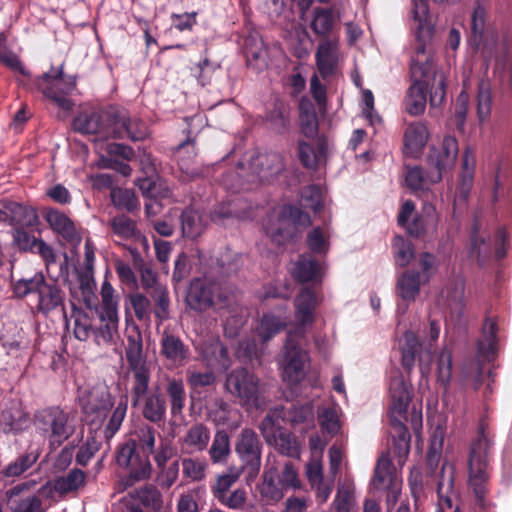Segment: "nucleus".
<instances>
[{
	"mask_svg": "<svg viewBox=\"0 0 512 512\" xmlns=\"http://www.w3.org/2000/svg\"><path fill=\"white\" fill-rule=\"evenodd\" d=\"M125 356L128 368L133 376L131 389L132 405L142 403L143 417L149 422L158 424L166 417V398L155 389L149 392L151 370L143 353V339L137 326L127 328Z\"/></svg>",
	"mask_w": 512,
	"mask_h": 512,
	"instance_id": "nucleus-1",
	"label": "nucleus"
},
{
	"mask_svg": "<svg viewBox=\"0 0 512 512\" xmlns=\"http://www.w3.org/2000/svg\"><path fill=\"white\" fill-rule=\"evenodd\" d=\"M494 435L488 431V423L481 419L478 433L471 442L468 457V486L472 490L476 512H489L491 503L486 499L490 480V461Z\"/></svg>",
	"mask_w": 512,
	"mask_h": 512,
	"instance_id": "nucleus-2",
	"label": "nucleus"
},
{
	"mask_svg": "<svg viewBox=\"0 0 512 512\" xmlns=\"http://www.w3.org/2000/svg\"><path fill=\"white\" fill-rule=\"evenodd\" d=\"M389 394L391 403L389 414L392 433V452L396 457L397 463L403 465L410 452L411 436L408 428L404 424L409 403L412 398L410 385L404 380L399 370H394L390 375Z\"/></svg>",
	"mask_w": 512,
	"mask_h": 512,
	"instance_id": "nucleus-3",
	"label": "nucleus"
},
{
	"mask_svg": "<svg viewBox=\"0 0 512 512\" xmlns=\"http://www.w3.org/2000/svg\"><path fill=\"white\" fill-rule=\"evenodd\" d=\"M431 40L418 39L411 57L410 72L413 80L405 97L406 111L410 115H419L424 112L427 103V90L432 75V59L429 51Z\"/></svg>",
	"mask_w": 512,
	"mask_h": 512,
	"instance_id": "nucleus-4",
	"label": "nucleus"
},
{
	"mask_svg": "<svg viewBox=\"0 0 512 512\" xmlns=\"http://www.w3.org/2000/svg\"><path fill=\"white\" fill-rule=\"evenodd\" d=\"M16 297H30L38 313L48 315L60 310L65 313V293L54 280L47 281L42 274L18 280L13 287Z\"/></svg>",
	"mask_w": 512,
	"mask_h": 512,
	"instance_id": "nucleus-5",
	"label": "nucleus"
},
{
	"mask_svg": "<svg viewBox=\"0 0 512 512\" xmlns=\"http://www.w3.org/2000/svg\"><path fill=\"white\" fill-rule=\"evenodd\" d=\"M33 425L35 432L48 442L51 449L59 448L76 432L75 416L59 406L37 410Z\"/></svg>",
	"mask_w": 512,
	"mask_h": 512,
	"instance_id": "nucleus-6",
	"label": "nucleus"
},
{
	"mask_svg": "<svg viewBox=\"0 0 512 512\" xmlns=\"http://www.w3.org/2000/svg\"><path fill=\"white\" fill-rule=\"evenodd\" d=\"M304 335L305 329L302 328L287 334L281 365L283 381L291 386L299 384L305 378L309 366V355L300 346Z\"/></svg>",
	"mask_w": 512,
	"mask_h": 512,
	"instance_id": "nucleus-7",
	"label": "nucleus"
},
{
	"mask_svg": "<svg viewBox=\"0 0 512 512\" xmlns=\"http://www.w3.org/2000/svg\"><path fill=\"white\" fill-rule=\"evenodd\" d=\"M34 83L46 98L62 110L70 111L73 108L74 103L68 96L76 87V78L65 76L63 65L56 70L52 68L51 71L43 73Z\"/></svg>",
	"mask_w": 512,
	"mask_h": 512,
	"instance_id": "nucleus-8",
	"label": "nucleus"
},
{
	"mask_svg": "<svg viewBox=\"0 0 512 512\" xmlns=\"http://www.w3.org/2000/svg\"><path fill=\"white\" fill-rule=\"evenodd\" d=\"M259 378L245 368L233 369L226 376L225 390L241 405L259 408L262 404Z\"/></svg>",
	"mask_w": 512,
	"mask_h": 512,
	"instance_id": "nucleus-9",
	"label": "nucleus"
},
{
	"mask_svg": "<svg viewBox=\"0 0 512 512\" xmlns=\"http://www.w3.org/2000/svg\"><path fill=\"white\" fill-rule=\"evenodd\" d=\"M498 41V33L491 22L488 21L487 10L477 4L471 14L470 31L468 35L469 47L477 51H491Z\"/></svg>",
	"mask_w": 512,
	"mask_h": 512,
	"instance_id": "nucleus-10",
	"label": "nucleus"
},
{
	"mask_svg": "<svg viewBox=\"0 0 512 512\" xmlns=\"http://www.w3.org/2000/svg\"><path fill=\"white\" fill-rule=\"evenodd\" d=\"M219 290V285L214 281L201 278L193 279L185 297L186 305L191 310L203 313L213 308L215 297L221 303H228L229 298Z\"/></svg>",
	"mask_w": 512,
	"mask_h": 512,
	"instance_id": "nucleus-11",
	"label": "nucleus"
},
{
	"mask_svg": "<svg viewBox=\"0 0 512 512\" xmlns=\"http://www.w3.org/2000/svg\"><path fill=\"white\" fill-rule=\"evenodd\" d=\"M307 225L310 217L300 208L294 205H284L279 212L273 211L263 223V228L268 237L275 243L281 244L288 224Z\"/></svg>",
	"mask_w": 512,
	"mask_h": 512,
	"instance_id": "nucleus-12",
	"label": "nucleus"
},
{
	"mask_svg": "<svg viewBox=\"0 0 512 512\" xmlns=\"http://www.w3.org/2000/svg\"><path fill=\"white\" fill-rule=\"evenodd\" d=\"M115 107H109L99 112H83L73 120V127L82 134H92L97 140L111 139L110 130L115 119Z\"/></svg>",
	"mask_w": 512,
	"mask_h": 512,
	"instance_id": "nucleus-13",
	"label": "nucleus"
},
{
	"mask_svg": "<svg viewBox=\"0 0 512 512\" xmlns=\"http://www.w3.org/2000/svg\"><path fill=\"white\" fill-rule=\"evenodd\" d=\"M458 152L457 139L450 135L443 138L439 147H431L428 154V162L436 170L430 179L432 183L440 182L443 172L454 166Z\"/></svg>",
	"mask_w": 512,
	"mask_h": 512,
	"instance_id": "nucleus-14",
	"label": "nucleus"
},
{
	"mask_svg": "<svg viewBox=\"0 0 512 512\" xmlns=\"http://www.w3.org/2000/svg\"><path fill=\"white\" fill-rule=\"evenodd\" d=\"M79 403L83 413L91 417L92 422H101L113 406L111 393L105 386L84 391L79 397Z\"/></svg>",
	"mask_w": 512,
	"mask_h": 512,
	"instance_id": "nucleus-15",
	"label": "nucleus"
},
{
	"mask_svg": "<svg viewBox=\"0 0 512 512\" xmlns=\"http://www.w3.org/2000/svg\"><path fill=\"white\" fill-rule=\"evenodd\" d=\"M454 475V466L444 462L437 474V512H461L457 504L458 494L454 488Z\"/></svg>",
	"mask_w": 512,
	"mask_h": 512,
	"instance_id": "nucleus-16",
	"label": "nucleus"
},
{
	"mask_svg": "<svg viewBox=\"0 0 512 512\" xmlns=\"http://www.w3.org/2000/svg\"><path fill=\"white\" fill-rule=\"evenodd\" d=\"M235 451L251 473L259 471L262 454L261 443L253 429L244 428L241 430L235 445Z\"/></svg>",
	"mask_w": 512,
	"mask_h": 512,
	"instance_id": "nucleus-17",
	"label": "nucleus"
},
{
	"mask_svg": "<svg viewBox=\"0 0 512 512\" xmlns=\"http://www.w3.org/2000/svg\"><path fill=\"white\" fill-rule=\"evenodd\" d=\"M115 119L110 130L111 139H130L132 141L143 140L147 136L146 124L138 118H131L128 111L122 108H114Z\"/></svg>",
	"mask_w": 512,
	"mask_h": 512,
	"instance_id": "nucleus-18",
	"label": "nucleus"
},
{
	"mask_svg": "<svg viewBox=\"0 0 512 512\" xmlns=\"http://www.w3.org/2000/svg\"><path fill=\"white\" fill-rule=\"evenodd\" d=\"M292 109L283 100L275 99L267 105L263 117L269 130L278 135L289 133L292 127Z\"/></svg>",
	"mask_w": 512,
	"mask_h": 512,
	"instance_id": "nucleus-19",
	"label": "nucleus"
},
{
	"mask_svg": "<svg viewBox=\"0 0 512 512\" xmlns=\"http://www.w3.org/2000/svg\"><path fill=\"white\" fill-rule=\"evenodd\" d=\"M439 224V215L432 203L424 202L419 213L407 225V232L416 238L432 237L436 235Z\"/></svg>",
	"mask_w": 512,
	"mask_h": 512,
	"instance_id": "nucleus-20",
	"label": "nucleus"
},
{
	"mask_svg": "<svg viewBox=\"0 0 512 512\" xmlns=\"http://www.w3.org/2000/svg\"><path fill=\"white\" fill-rule=\"evenodd\" d=\"M436 3L456 2L457 0H433ZM412 19L414 21V29L418 39L431 40L434 33V26L429 14V6L427 0H413Z\"/></svg>",
	"mask_w": 512,
	"mask_h": 512,
	"instance_id": "nucleus-21",
	"label": "nucleus"
},
{
	"mask_svg": "<svg viewBox=\"0 0 512 512\" xmlns=\"http://www.w3.org/2000/svg\"><path fill=\"white\" fill-rule=\"evenodd\" d=\"M251 166L261 181H269L285 169L284 158L278 152L258 154L252 159Z\"/></svg>",
	"mask_w": 512,
	"mask_h": 512,
	"instance_id": "nucleus-22",
	"label": "nucleus"
},
{
	"mask_svg": "<svg viewBox=\"0 0 512 512\" xmlns=\"http://www.w3.org/2000/svg\"><path fill=\"white\" fill-rule=\"evenodd\" d=\"M161 354L175 366L184 365L190 356V350L180 337L164 331L160 341Z\"/></svg>",
	"mask_w": 512,
	"mask_h": 512,
	"instance_id": "nucleus-23",
	"label": "nucleus"
},
{
	"mask_svg": "<svg viewBox=\"0 0 512 512\" xmlns=\"http://www.w3.org/2000/svg\"><path fill=\"white\" fill-rule=\"evenodd\" d=\"M319 304L315 292L310 288H303L294 300L295 318L303 326L312 324L314 321V312Z\"/></svg>",
	"mask_w": 512,
	"mask_h": 512,
	"instance_id": "nucleus-24",
	"label": "nucleus"
},
{
	"mask_svg": "<svg viewBox=\"0 0 512 512\" xmlns=\"http://www.w3.org/2000/svg\"><path fill=\"white\" fill-rule=\"evenodd\" d=\"M164 391L172 417H181L186 404V388L182 378L166 377Z\"/></svg>",
	"mask_w": 512,
	"mask_h": 512,
	"instance_id": "nucleus-25",
	"label": "nucleus"
},
{
	"mask_svg": "<svg viewBox=\"0 0 512 512\" xmlns=\"http://www.w3.org/2000/svg\"><path fill=\"white\" fill-rule=\"evenodd\" d=\"M259 492L262 500L268 504L277 503L284 497L286 489L279 481V472L275 467L264 470Z\"/></svg>",
	"mask_w": 512,
	"mask_h": 512,
	"instance_id": "nucleus-26",
	"label": "nucleus"
},
{
	"mask_svg": "<svg viewBox=\"0 0 512 512\" xmlns=\"http://www.w3.org/2000/svg\"><path fill=\"white\" fill-rule=\"evenodd\" d=\"M2 206L6 208L7 223L17 228L33 226L38 220L36 211L30 206L9 200L3 201Z\"/></svg>",
	"mask_w": 512,
	"mask_h": 512,
	"instance_id": "nucleus-27",
	"label": "nucleus"
},
{
	"mask_svg": "<svg viewBox=\"0 0 512 512\" xmlns=\"http://www.w3.org/2000/svg\"><path fill=\"white\" fill-rule=\"evenodd\" d=\"M498 326L495 319L487 317L482 328V338L478 342L479 361H492L497 348Z\"/></svg>",
	"mask_w": 512,
	"mask_h": 512,
	"instance_id": "nucleus-28",
	"label": "nucleus"
},
{
	"mask_svg": "<svg viewBox=\"0 0 512 512\" xmlns=\"http://www.w3.org/2000/svg\"><path fill=\"white\" fill-rule=\"evenodd\" d=\"M210 441V430L203 423L191 425L186 434L180 439L182 448L186 453L202 452L206 450Z\"/></svg>",
	"mask_w": 512,
	"mask_h": 512,
	"instance_id": "nucleus-29",
	"label": "nucleus"
},
{
	"mask_svg": "<svg viewBox=\"0 0 512 512\" xmlns=\"http://www.w3.org/2000/svg\"><path fill=\"white\" fill-rule=\"evenodd\" d=\"M203 360L210 366L227 368L230 363L228 351L218 338L205 341L200 348Z\"/></svg>",
	"mask_w": 512,
	"mask_h": 512,
	"instance_id": "nucleus-30",
	"label": "nucleus"
},
{
	"mask_svg": "<svg viewBox=\"0 0 512 512\" xmlns=\"http://www.w3.org/2000/svg\"><path fill=\"white\" fill-rule=\"evenodd\" d=\"M316 65L320 75L326 78L333 74L337 64V46L326 40L319 44L316 51Z\"/></svg>",
	"mask_w": 512,
	"mask_h": 512,
	"instance_id": "nucleus-31",
	"label": "nucleus"
},
{
	"mask_svg": "<svg viewBox=\"0 0 512 512\" xmlns=\"http://www.w3.org/2000/svg\"><path fill=\"white\" fill-rule=\"evenodd\" d=\"M421 275L418 271L408 270L402 273L396 283V293L404 301L412 302L420 292Z\"/></svg>",
	"mask_w": 512,
	"mask_h": 512,
	"instance_id": "nucleus-32",
	"label": "nucleus"
},
{
	"mask_svg": "<svg viewBox=\"0 0 512 512\" xmlns=\"http://www.w3.org/2000/svg\"><path fill=\"white\" fill-rule=\"evenodd\" d=\"M46 220L50 227L64 239L72 241L77 237V231L72 220L57 209H50L46 213Z\"/></svg>",
	"mask_w": 512,
	"mask_h": 512,
	"instance_id": "nucleus-33",
	"label": "nucleus"
},
{
	"mask_svg": "<svg viewBox=\"0 0 512 512\" xmlns=\"http://www.w3.org/2000/svg\"><path fill=\"white\" fill-rule=\"evenodd\" d=\"M244 49L246 62L249 67L261 70L267 66V52L262 39L254 36L247 37L244 42Z\"/></svg>",
	"mask_w": 512,
	"mask_h": 512,
	"instance_id": "nucleus-34",
	"label": "nucleus"
},
{
	"mask_svg": "<svg viewBox=\"0 0 512 512\" xmlns=\"http://www.w3.org/2000/svg\"><path fill=\"white\" fill-rule=\"evenodd\" d=\"M86 484V474L79 468L71 469L67 474L57 477L54 489L61 495L76 492Z\"/></svg>",
	"mask_w": 512,
	"mask_h": 512,
	"instance_id": "nucleus-35",
	"label": "nucleus"
},
{
	"mask_svg": "<svg viewBox=\"0 0 512 512\" xmlns=\"http://www.w3.org/2000/svg\"><path fill=\"white\" fill-rule=\"evenodd\" d=\"M128 468L130 470L129 474L120 481L122 490L132 487L137 482L149 479L152 471V465L148 456L139 457V459Z\"/></svg>",
	"mask_w": 512,
	"mask_h": 512,
	"instance_id": "nucleus-36",
	"label": "nucleus"
},
{
	"mask_svg": "<svg viewBox=\"0 0 512 512\" xmlns=\"http://www.w3.org/2000/svg\"><path fill=\"white\" fill-rule=\"evenodd\" d=\"M477 117L480 123L485 122L492 111V86L487 78H482L478 82L477 89Z\"/></svg>",
	"mask_w": 512,
	"mask_h": 512,
	"instance_id": "nucleus-37",
	"label": "nucleus"
},
{
	"mask_svg": "<svg viewBox=\"0 0 512 512\" xmlns=\"http://www.w3.org/2000/svg\"><path fill=\"white\" fill-rule=\"evenodd\" d=\"M77 281L83 303L89 309L96 307L97 296L94 291L96 287L94 270H77Z\"/></svg>",
	"mask_w": 512,
	"mask_h": 512,
	"instance_id": "nucleus-38",
	"label": "nucleus"
},
{
	"mask_svg": "<svg viewBox=\"0 0 512 512\" xmlns=\"http://www.w3.org/2000/svg\"><path fill=\"white\" fill-rule=\"evenodd\" d=\"M319 271L320 266L311 255H301L294 263L292 275L299 282L305 283L314 280Z\"/></svg>",
	"mask_w": 512,
	"mask_h": 512,
	"instance_id": "nucleus-39",
	"label": "nucleus"
},
{
	"mask_svg": "<svg viewBox=\"0 0 512 512\" xmlns=\"http://www.w3.org/2000/svg\"><path fill=\"white\" fill-rule=\"evenodd\" d=\"M401 343V362L403 367L409 372L415 364L416 356L419 354L421 345L418 337L413 331H406L403 334Z\"/></svg>",
	"mask_w": 512,
	"mask_h": 512,
	"instance_id": "nucleus-40",
	"label": "nucleus"
},
{
	"mask_svg": "<svg viewBox=\"0 0 512 512\" xmlns=\"http://www.w3.org/2000/svg\"><path fill=\"white\" fill-rule=\"evenodd\" d=\"M204 220L200 213L192 208H186L181 214V228L185 237L194 239L204 231Z\"/></svg>",
	"mask_w": 512,
	"mask_h": 512,
	"instance_id": "nucleus-41",
	"label": "nucleus"
},
{
	"mask_svg": "<svg viewBox=\"0 0 512 512\" xmlns=\"http://www.w3.org/2000/svg\"><path fill=\"white\" fill-rule=\"evenodd\" d=\"M326 144L322 141L318 143L316 151L312 145L305 141L298 143V157L302 165L308 169H315L321 159L325 156Z\"/></svg>",
	"mask_w": 512,
	"mask_h": 512,
	"instance_id": "nucleus-42",
	"label": "nucleus"
},
{
	"mask_svg": "<svg viewBox=\"0 0 512 512\" xmlns=\"http://www.w3.org/2000/svg\"><path fill=\"white\" fill-rule=\"evenodd\" d=\"M135 184L139 187L143 196L146 198L165 199L171 196L170 189L152 176L139 178L136 180Z\"/></svg>",
	"mask_w": 512,
	"mask_h": 512,
	"instance_id": "nucleus-43",
	"label": "nucleus"
},
{
	"mask_svg": "<svg viewBox=\"0 0 512 512\" xmlns=\"http://www.w3.org/2000/svg\"><path fill=\"white\" fill-rule=\"evenodd\" d=\"M108 225L113 234L121 239H132L140 234L136 222L124 214L111 218Z\"/></svg>",
	"mask_w": 512,
	"mask_h": 512,
	"instance_id": "nucleus-44",
	"label": "nucleus"
},
{
	"mask_svg": "<svg viewBox=\"0 0 512 512\" xmlns=\"http://www.w3.org/2000/svg\"><path fill=\"white\" fill-rule=\"evenodd\" d=\"M355 486L350 481L340 483L332 503L335 512H350L355 503Z\"/></svg>",
	"mask_w": 512,
	"mask_h": 512,
	"instance_id": "nucleus-45",
	"label": "nucleus"
},
{
	"mask_svg": "<svg viewBox=\"0 0 512 512\" xmlns=\"http://www.w3.org/2000/svg\"><path fill=\"white\" fill-rule=\"evenodd\" d=\"M428 140L427 127L421 122H414L408 125L405 134L404 141L405 146L410 151H418L421 149Z\"/></svg>",
	"mask_w": 512,
	"mask_h": 512,
	"instance_id": "nucleus-46",
	"label": "nucleus"
},
{
	"mask_svg": "<svg viewBox=\"0 0 512 512\" xmlns=\"http://www.w3.org/2000/svg\"><path fill=\"white\" fill-rule=\"evenodd\" d=\"M230 439L229 435L224 430H219L215 433L211 447L209 449V456L212 463H223L230 455Z\"/></svg>",
	"mask_w": 512,
	"mask_h": 512,
	"instance_id": "nucleus-47",
	"label": "nucleus"
},
{
	"mask_svg": "<svg viewBox=\"0 0 512 512\" xmlns=\"http://www.w3.org/2000/svg\"><path fill=\"white\" fill-rule=\"evenodd\" d=\"M100 319L104 323L101 324L99 328L95 329V342L98 345L109 344L113 342L118 333L119 316L115 315V317H110L109 315L100 314Z\"/></svg>",
	"mask_w": 512,
	"mask_h": 512,
	"instance_id": "nucleus-48",
	"label": "nucleus"
},
{
	"mask_svg": "<svg viewBox=\"0 0 512 512\" xmlns=\"http://www.w3.org/2000/svg\"><path fill=\"white\" fill-rule=\"evenodd\" d=\"M148 295L154 302V315L163 322L169 318L170 298L169 292L165 285L157 286L156 289L148 292Z\"/></svg>",
	"mask_w": 512,
	"mask_h": 512,
	"instance_id": "nucleus-49",
	"label": "nucleus"
},
{
	"mask_svg": "<svg viewBox=\"0 0 512 512\" xmlns=\"http://www.w3.org/2000/svg\"><path fill=\"white\" fill-rule=\"evenodd\" d=\"M311 23L313 32L320 36L328 35L335 24L333 10L330 8H315Z\"/></svg>",
	"mask_w": 512,
	"mask_h": 512,
	"instance_id": "nucleus-50",
	"label": "nucleus"
},
{
	"mask_svg": "<svg viewBox=\"0 0 512 512\" xmlns=\"http://www.w3.org/2000/svg\"><path fill=\"white\" fill-rule=\"evenodd\" d=\"M240 475L241 471L236 468H231L229 471L217 475L215 482L210 487L214 498L217 500L223 498L238 481Z\"/></svg>",
	"mask_w": 512,
	"mask_h": 512,
	"instance_id": "nucleus-51",
	"label": "nucleus"
},
{
	"mask_svg": "<svg viewBox=\"0 0 512 512\" xmlns=\"http://www.w3.org/2000/svg\"><path fill=\"white\" fill-rule=\"evenodd\" d=\"M101 312L100 314L109 315L110 317L118 315L119 295L116 294L115 289L107 278L104 279L101 285Z\"/></svg>",
	"mask_w": 512,
	"mask_h": 512,
	"instance_id": "nucleus-52",
	"label": "nucleus"
},
{
	"mask_svg": "<svg viewBox=\"0 0 512 512\" xmlns=\"http://www.w3.org/2000/svg\"><path fill=\"white\" fill-rule=\"evenodd\" d=\"M110 196L113 205L120 210L133 212L139 208V202L133 190L112 188Z\"/></svg>",
	"mask_w": 512,
	"mask_h": 512,
	"instance_id": "nucleus-53",
	"label": "nucleus"
},
{
	"mask_svg": "<svg viewBox=\"0 0 512 512\" xmlns=\"http://www.w3.org/2000/svg\"><path fill=\"white\" fill-rule=\"evenodd\" d=\"M434 174L435 172L426 174L420 167L408 168L405 176V182L407 187L413 192H423L428 189L429 184H433L430 179Z\"/></svg>",
	"mask_w": 512,
	"mask_h": 512,
	"instance_id": "nucleus-54",
	"label": "nucleus"
},
{
	"mask_svg": "<svg viewBox=\"0 0 512 512\" xmlns=\"http://www.w3.org/2000/svg\"><path fill=\"white\" fill-rule=\"evenodd\" d=\"M285 326V322L279 317L272 314H264L257 328V333L262 342H267L282 331Z\"/></svg>",
	"mask_w": 512,
	"mask_h": 512,
	"instance_id": "nucleus-55",
	"label": "nucleus"
},
{
	"mask_svg": "<svg viewBox=\"0 0 512 512\" xmlns=\"http://www.w3.org/2000/svg\"><path fill=\"white\" fill-rule=\"evenodd\" d=\"M38 456L34 452L20 455L4 468L3 475L8 478L21 476L36 463Z\"/></svg>",
	"mask_w": 512,
	"mask_h": 512,
	"instance_id": "nucleus-56",
	"label": "nucleus"
},
{
	"mask_svg": "<svg viewBox=\"0 0 512 512\" xmlns=\"http://www.w3.org/2000/svg\"><path fill=\"white\" fill-rule=\"evenodd\" d=\"M181 463L184 477L191 481H202L206 477V470L208 468L206 460L186 457L181 460Z\"/></svg>",
	"mask_w": 512,
	"mask_h": 512,
	"instance_id": "nucleus-57",
	"label": "nucleus"
},
{
	"mask_svg": "<svg viewBox=\"0 0 512 512\" xmlns=\"http://www.w3.org/2000/svg\"><path fill=\"white\" fill-rule=\"evenodd\" d=\"M430 104L438 107L442 104L446 94V77L443 72L436 71L432 65V75L430 76Z\"/></svg>",
	"mask_w": 512,
	"mask_h": 512,
	"instance_id": "nucleus-58",
	"label": "nucleus"
},
{
	"mask_svg": "<svg viewBox=\"0 0 512 512\" xmlns=\"http://www.w3.org/2000/svg\"><path fill=\"white\" fill-rule=\"evenodd\" d=\"M396 264L405 267L414 258V247L412 243L402 236H395L392 244Z\"/></svg>",
	"mask_w": 512,
	"mask_h": 512,
	"instance_id": "nucleus-59",
	"label": "nucleus"
},
{
	"mask_svg": "<svg viewBox=\"0 0 512 512\" xmlns=\"http://www.w3.org/2000/svg\"><path fill=\"white\" fill-rule=\"evenodd\" d=\"M391 463L389 453H382L378 458L374 469V476L371 480V485L374 489L380 490L384 488L391 475Z\"/></svg>",
	"mask_w": 512,
	"mask_h": 512,
	"instance_id": "nucleus-60",
	"label": "nucleus"
},
{
	"mask_svg": "<svg viewBox=\"0 0 512 512\" xmlns=\"http://www.w3.org/2000/svg\"><path fill=\"white\" fill-rule=\"evenodd\" d=\"M321 429L331 436L336 435L341 428L337 410L334 407H324L318 412Z\"/></svg>",
	"mask_w": 512,
	"mask_h": 512,
	"instance_id": "nucleus-61",
	"label": "nucleus"
},
{
	"mask_svg": "<svg viewBox=\"0 0 512 512\" xmlns=\"http://www.w3.org/2000/svg\"><path fill=\"white\" fill-rule=\"evenodd\" d=\"M131 253L135 266H139L143 289L148 293L149 291L156 289L157 286H163V284L158 282L157 274L150 267L140 266V263L143 262L140 253L136 249L131 250Z\"/></svg>",
	"mask_w": 512,
	"mask_h": 512,
	"instance_id": "nucleus-62",
	"label": "nucleus"
},
{
	"mask_svg": "<svg viewBox=\"0 0 512 512\" xmlns=\"http://www.w3.org/2000/svg\"><path fill=\"white\" fill-rule=\"evenodd\" d=\"M243 213L236 208L235 200L222 202L214 207L211 212V220L217 224L224 225L230 218H241Z\"/></svg>",
	"mask_w": 512,
	"mask_h": 512,
	"instance_id": "nucleus-63",
	"label": "nucleus"
},
{
	"mask_svg": "<svg viewBox=\"0 0 512 512\" xmlns=\"http://www.w3.org/2000/svg\"><path fill=\"white\" fill-rule=\"evenodd\" d=\"M43 502L39 496L31 495L10 503L12 512H44Z\"/></svg>",
	"mask_w": 512,
	"mask_h": 512,
	"instance_id": "nucleus-64",
	"label": "nucleus"
}]
</instances>
